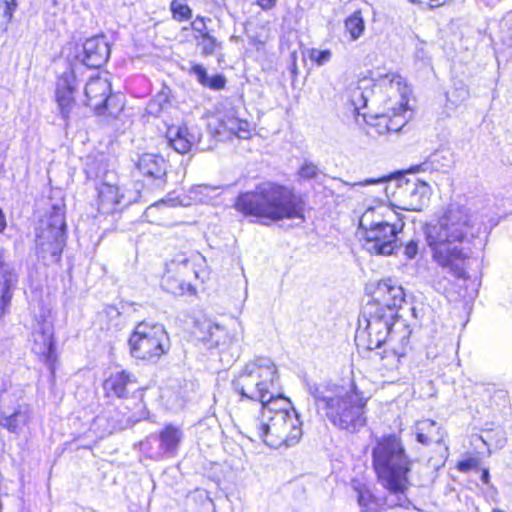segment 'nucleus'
<instances>
[{
  "instance_id": "c9c22d12",
  "label": "nucleus",
  "mask_w": 512,
  "mask_h": 512,
  "mask_svg": "<svg viewBox=\"0 0 512 512\" xmlns=\"http://www.w3.org/2000/svg\"><path fill=\"white\" fill-rule=\"evenodd\" d=\"M225 84V77L223 75L217 74L212 77H209L205 87H208L213 90H221L225 87Z\"/></svg>"
},
{
  "instance_id": "8fccbe9b",
  "label": "nucleus",
  "mask_w": 512,
  "mask_h": 512,
  "mask_svg": "<svg viewBox=\"0 0 512 512\" xmlns=\"http://www.w3.org/2000/svg\"><path fill=\"white\" fill-rule=\"evenodd\" d=\"M375 182H376L375 180H365L364 182L359 183V185H367V184H371V183H375Z\"/></svg>"
},
{
  "instance_id": "c03bdc74",
  "label": "nucleus",
  "mask_w": 512,
  "mask_h": 512,
  "mask_svg": "<svg viewBox=\"0 0 512 512\" xmlns=\"http://www.w3.org/2000/svg\"><path fill=\"white\" fill-rule=\"evenodd\" d=\"M415 56H416V58L421 59V60L426 59V53H425L423 44H420V46H418L416 48Z\"/></svg>"
},
{
  "instance_id": "393cba45",
  "label": "nucleus",
  "mask_w": 512,
  "mask_h": 512,
  "mask_svg": "<svg viewBox=\"0 0 512 512\" xmlns=\"http://www.w3.org/2000/svg\"><path fill=\"white\" fill-rule=\"evenodd\" d=\"M134 382V375L122 370L111 373L110 376L104 381L103 386L108 395L112 394L121 398L127 395V387Z\"/></svg>"
},
{
  "instance_id": "2eb2a0df",
  "label": "nucleus",
  "mask_w": 512,
  "mask_h": 512,
  "mask_svg": "<svg viewBox=\"0 0 512 512\" xmlns=\"http://www.w3.org/2000/svg\"><path fill=\"white\" fill-rule=\"evenodd\" d=\"M53 323L45 315H41V319H37L33 326L32 350L37 355L43 357L44 361L51 362L54 358L55 345L53 340Z\"/></svg>"
},
{
  "instance_id": "7c9ffc66",
  "label": "nucleus",
  "mask_w": 512,
  "mask_h": 512,
  "mask_svg": "<svg viewBox=\"0 0 512 512\" xmlns=\"http://www.w3.org/2000/svg\"><path fill=\"white\" fill-rule=\"evenodd\" d=\"M345 31L350 35L352 41L357 40L365 30V23L360 11H355L344 23Z\"/></svg>"
},
{
  "instance_id": "4c0bfd02",
  "label": "nucleus",
  "mask_w": 512,
  "mask_h": 512,
  "mask_svg": "<svg viewBox=\"0 0 512 512\" xmlns=\"http://www.w3.org/2000/svg\"><path fill=\"white\" fill-rule=\"evenodd\" d=\"M418 244V241L415 240H411L406 244L404 248V254L408 259H414L416 257L419 250Z\"/></svg>"
},
{
  "instance_id": "f257e3e1",
  "label": "nucleus",
  "mask_w": 512,
  "mask_h": 512,
  "mask_svg": "<svg viewBox=\"0 0 512 512\" xmlns=\"http://www.w3.org/2000/svg\"><path fill=\"white\" fill-rule=\"evenodd\" d=\"M372 465L387 494L377 497L369 487L360 483L355 485L353 488L357 503L362 508L361 512L407 507L410 503L407 491L413 484L409 477L413 462L406 454L401 439L395 434L376 438L372 448Z\"/></svg>"
},
{
  "instance_id": "72a5a7b5",
  "label": "nucleus",
  "mask_w": 512,
  "mask_h": 512,
  "mask_svg": "<svg viewBox=\"0 0 512 512\" xmlns=\"http://www.w3.org/2000/svg\"><path fill=\"white\" fill-rule=\"evenodd\" d=\"M331 52L330 50H318V49H312L310 52V59L317 63L319 66L324 65L325 63L329 62L331 59Z\"/></svg>"
},
{
  "instance_id": "e433bc0d",
  "label": "nucleus",
  "mask_w": 512,
  "mask_h": 512,
  "mask_svg": "<svg viewBox=\"0 0 512 512\" xmlns=\"http://www.w3.org/2000/svg\"><path fill=\"white\" fill-rule=\"evenodd\" d=\"M1 7L3 8V16L7 19V21H10L16 8V1L1 0Z\"/></svg>"
},
{
  "instance_id": "39448f33",
  "label": "nucleus",
  "mask_w": 512,
  "mask_h": 512,
  "mask_svg": "<svg viewBox=\"0 0 512 512\" xmlns=\"http://www.w3.org/2000/svg\"><path fill=\"white\" fill-rule=\"evenodd\" d=\"M260 417L244 416L247 430L267 446L278 449L297 444L302 437V423L290 400L282 395L255 410Z\"/></svg>"
},
{
  "instance_id": "ea45409f",
  "label": "nucleus",
  "mask_w": 512,
  "mask_h": 512,
  "mask_svg": "<svg viewBox=\"0 0 512 512\" xmlns=\"http://www.w3.org/2000/svg\"><path fill=\"white\" fill-rule=\"evenodd\" d=\"M352 104L355 108V110H358L359 109V102L362 101L363 102V105L365 106L366 105V99L363 95V92L361 91V89L359 87H357L356 89L353 90V94H352Z\"/></svg>"
},
{
  "instance_id": "6e6552de",
  "label": "nucleus",
  "mask_w": 512,
  "mask_h": 512,
  "mask_svg": "<svg viewBox=\"0 0 512 512\" xmlns=\"http://www.w3.org/2000/svg\"><path fill=\"white\" fill-rule=\"evenodd\" d=\"M128 345L133 358L154 363L169 351L170 339L162 324L142 321L133 329Z\"/></svg>"
},
{
  "instance_id": "1a4fd4ad",
  "label": "nucleus",
  "mask_w": 512,
  "mask_h": 512,
  "mask_svg": "<svg viewBox=\"0 0 512 512\" xmlns=\"http://www.w3.org/2000/svg\"><path fill=\"white\" fill-rule=\"evenodd\" d=\"M32 408L25 402L19 386L4 384L0 391V426L10 433L20 434L32 420Z\"/></svg>"
},
{
  "instance_id": "5701e85b",
  "label": "nucleus",
  "mask_w": 512,
  "mask_h": 512,
  "mask_svg": "<svg viewBox=\"0 0 512 512\" xmlns=\"http://www.w3.org/2000/svg\"><path fill=\"white\" fill-rule=\"evenodd\" d=\"M137 167L143 175L160 182L164 181L167 172V162L161 155L144 153L140 156Z\"/></svg>"
},
{
  "instance_id": "aec40b11",
  "label": "nucleus",
  "mask_w": 512,
  "mask_h": 512,
  "mask_svg": "<svg viewBox=\"0 0 512 512\" xmlns=\"http://www.w3.org/2000/svg\"><path fill=\"white\" fill-rule=\"evenodd\" d=\"M98 209L102 214H110L117 210L118 205L126 206L131 203V199H126L123 193H120L118 186L102 183L98 188Z\"/></svg>"
},
{
  "instance_id": "2f4dec72",
  "label": "nucleus",
  "mask_w": 512,
  "mask_h": 512,
  "mask_svg": "<svg viewBox=\"0 0 512 512\" xmlns=\"http://www.w3.org/2000/svg\"><path fill=\"white\" fill-rule=\"evenodd\" d=\"M195 38L197 40V45L201 48V53L204 56L213 55L216 49L220 46L216 38L209 33L198 35Z\"/></svg>"
},
{
  "instance_id": "dca6fc26",
  "label": "nucleus",
  "mask_w": 512,
  "mask_h": 512,
  "mask_svg": "<svg viewBox=\"0 0 512 512\" xmlns=\"http://www.w3.org/2000/svg\"><path fill=\"white\" fill-rule=\"evenodd\" d=\"M110 46L104 35L87 39L83 44L81 62L88 68L102 67L110 56Z\"/></svg>"
},
{
  "instance_id": "9b49d317",
  "label": "nucleus",
  "mask_w": 512,
  "mask_h": 512,
  "mask_svg": "<svg viewBox=\"0 0 512 512\" xmlns=\"http://www.w3.org/2000/svg\"><path fill=\"white\" fill-rule=\"evenodd\" d=\"M386 81L389 82L391 89H395L398 92L399 99L395 104L388 106L387 113L376 115L373 118L374 122H368L379 135L400 131L411 117L406 98L407 87L403 83L402 77L395 73H389L383 79V82Z\"/></svg>"
},
{
  "instance_id": "412c9836",
  "label": "nucleus",
  "mask_w": 512,
  "mask_h": 512,
  "mask_svg": "<svg viewBox=\"0 0 512 512\" xmlns=\"http://www.w3.org/2000/svg\"><path fill=\"white\" fill-rule=\"evenodd\" d=\"M399 193L407 210L418 211L429 199L430 187L425 182H407Z\"/></svg>"
},
{
  "instance_id": "bb28decb",
  "label": "nucleus",
  "mask_w": 512,
  "mask_h": 512,
  "mask_svg": "<svg viewBox=\"0 0 512 512\" xmlns=\"http://www.w3.org/2000/svg\"><path fill=\"white\" fill-rule=\"evenodd\" d=\"M417 440L424 445L441 443L445 433L437 422L426 419L417 423Z\"/></svg>"
},
{
  "instance_id": "a18cd8bd",
  "label": "nucleus",
  "mask_w": 512,
  "mask_h": 512,
  "mask_svg": "<svg viewBox=\"0 0 512 512\" xmlns=\"http://www.w3.org/2000/svg\"><path fill=\"white\" fill-rule=\"evenodd\" d=\"M198 189L200 193H205L208 195L210 191H215L216 187H212L209 185H199Z\"/></svg>"
},
{
  "instance_id": "a878e982",
  "label": "nucleus",
  "mask_w": 512,
  "mask_h": 512,
  "mask_svg": "<svg viewBox=\"0 0 512 512\" xmlns=\"http://www.w3.org/2000/svg\"><path fill=\"white\" fill-rule=\"evenodd\" d=\"M224 328L210 319L198 320L195 322L193 334L202 342H209L211 345H218Z\"/></svg>"
},
{
  "instance_id": "20e7f679",
  "label": "nucleus",
  "mask_w": 512,
  "mask_h": 512,
  "mask_svg": "<svg viewBox=\"0 0 512 512\" xmlns=\"http://www.w3.org/2000/svg\"><path fill=\"white\" fill-rule=\"evenodd\" d=\"M317 409L337 428L358 432L367 423V403L370 399L355 383L349 387L337 384L309 386Z\"/></svg>"
},
{
  "instance_id": "ddd939ff",
  "label": "nucleus",
  "mask_w": 512,
  "mask_h": 512,
  "mask_svg": "<svg viewBox=\"0 0 512 512\" xmlns=\"http://www.w3.org/2000/svg\"><path fill=\"white\" fill-rule=\"evenodd\" d=\"M84 94V104L91 107L97 114L101 115L106 110L113 114L109 103L111 84L107 78L100 76L90 78L85 85Z\"/></svg>"
},
{
  "instance_id": "0eeeda50",
  "label": "nucleus",
  "mask_w": 512,
  "mask_h": 512,
  "mask_svg": "<svg viewBox=\"0 0 512 512\" xmlns=\"http://www.w3.org/2000/svg\"><path fill=\"white\" fill-rule=\"evenodd\" d=\"M399 326L406 334L405 325L397 321V311L382 307L376 302H368L359 319L355 340L358 345L369 350L379 348L384 343L392 344L397 340L396 327ZM405 339V335L400 338L401 342Z\"/></svg>"
},
{
  "instance_id": "423d86ee",
  "label": "nucleus",
  "mask_w": 512,
  "mask_h": 512,
  "mask_svg": "<svg viewBox=\"0 0 512 512\" xmlns=\"http://www.w3.org/2000/svg\"><path fill=\"white\" fill-rule=\"evenodd\" d=\"M279 374L268 357H255L248 361L234 376L233 388L242 398L252 400L256 410L281 394L278 391Z\"/></svg>"
},
{
  "instance_id": "4be33fe9",
  "label": "nucleus",
  "mask_w": 512,
  "mask_h": 512,
  "mask_svg": "<svg viewBox=\"0 0 512 512\" xmlns=\"http://www.w3.org/2000/svg\"><path fill=\"white\" fill-rule=\"evenodd\" d=\"M220 127L240 139H248L251 136L250 123L241 118L235 107L230 106L221 113Z\"/></svg>"
},
{
  "instance_id": "c756f323",
  "label": "nucleus",
  "mask_w": 512,
  "mask_h": 512,
  "mask_svg": "<svg viewBox=\"0 0 512 512\" xmlns=\"http://www.w3.org/2000/svg\"><path fill=\"white\" fill-rule=\"evenodd\" d=\"M387 223L388 222L382 219V215L378 213L375 208H369L360 218L359 230L362 235L364 232H369L370 229L378 228V226Z\"/></svg>"
},
{
  "instance_id": "de8ad7c7",
  "label": "nucleus",
  "mask_w": 512,
  "mask_h": 512,
  "mask_svg": "<svg viewBox=\"0 0 512 512\" xmlns=\"http://www.w3.org/2000/svg\"><path fill=\"white\" fill-rule=\"evenodd\" d=\"M163 205H164V203H163V202H161V203H157V204H155V205H153V206H150V207L147 209V212H146V213L148 214V213H150L152 210H154V209L158 208L159 206H163Z\"/></svg>"
},
{
  "instance_id": "79ce46f5",
  "label": "nucleus",
  "mask_w": 512,
  "mask_h": 512,
  "mask_svg": "<svg viewBox=\"0 0 512 512\" xmlns=\"http://www.w3.org/2000/svg\"><path fill=\"white\" fill-rule=\"evenodd\" d=\"M277 0H258L257 5L263 10H270L276 5Z\"/></svg>"
},
{
  "instance_id": "a19ab883",
  "label": "nucleus",
  "mask_w": 512,
  "mask_h": 512,
  "mask_svg": "<svg viewBox=\"0 0 512 512\" xmlns=\"http://www.w3.org/2000/svg\"><path fill=\"white\" fill-rule=\"evenodd\" d=\"M172 10H173L174 14L179 15V16H180V18H185V19H187V18H189V17H190V15H191V10H190V8H189L188 6H186V5H179L178 7H174V6L172 5Z\"/></svg>"
},
{
  "instance_id": "f8f14e48",
  "label": "nucleus",
  "mask_w": 512,
  "mask_h": 512,
  "mask_svg": "<svg viewBox=\"0 0 512 512\" xmlns=\"http://www.w3.org/2000/svg\"><path fill=\"white\" fill-rule=\"evenodd\" d=\"M403 227V221L398 219L394 223L382 224L378 228L364 232L362 237L364 238L365 249L376 255L392 254L396 247L397 235Z\"/></svg>"
},
{
  "instance_id": "7ed1b4c3",
  "label": "nucleus",
  "mask_w": 512,
  "mask_h": 512,
  "mask_svg": "<svg viewBox=\"0 0 512 512\" xmlns=\"http://www.w3.org/2000/svg\"><path fill=\"white\" fill-rule=\"evenodd\" d=\"M305 202L293 188L276 182L259 183L254 190L241 193L235 208L245 216H254L267 224L281 220L304 221Z\"/></svg>"
},
{
  "instance_id": "473e14b6",
  "label": "nucleus",
  "mask_w": 512,
  "mask_h": 512,
  "mask_svg": "<svg viewBox=\"0 0 512 512\" xmlns=\"http://www.w3.org/2000/svg\"><path fill=\"white\" fill-rule=\"evenodd\" d=\"M299 176L304 180L314 179L319 174L318 167L310 162H305L299 169Z\"/></svg>"
},
{
  "instance_id": "37998d69",
  "label": "nucleus",
  "mask_w": 512,
  "mask_h": 512,
  "mask_svg": "<svg viewBox=\"0 0 512 512\" xmlns=\"http://www.w3.org/2000/svg\"><path fill=\"white\" fill-rule=\"evenodd\" d=\"M411 1L416 2V3L428 4L431 7H437V6L444 4L447 0H411Z\"/></svg>"
},
{
  "instance_id": "a211bd4d",
  "label": "nucleus",
  "mask_w": 512,
  "mask_h": 512,
  "mask_svg": "<svg viewBox=\"0 0 512 512\" xmlns=\"http://www.w3.org/2000/svg\"><path fill=\"white\" fill-rule=\"evenodd\" d=\"M183 431L180 427L173 424H167L157 436H151L159 442L156 456L162 458L164 456L173 457L176 455L183 439Z\"/></svg>"
},
{
  "instance_id": "58836bf2",
  "label": "nucleus",
  "mask_w": 512,
  "mask_h": 512,
  "mask_svg": "<svg viewBox=\"0 0 512 512\" xmlns=\"http://www.w3.org/2000/svg\"><path fill=\"white\" fill-rule=\"evenodd\" d=\"M192 29L199 33V35L208 34L205 19L203 17H197L192 22Z\"/></svg>"
},
{
  "instance_id": "603ef678",
  "label": "nucleus",
  "mask_w": 512,
  "mask_h": 512,
  "mask_svg": "<svg viewBox=\"0 0 512 512\" xmlns=\"http://www.w3.org/2000/svg\"><path fill=\"white\" fill-rule=\"evenodd\" d=\"M421 169V166H417L415 168H413L414 171H419Z\"/></svg>"
},
{
  "instance_id": "09e8293b",
  "label": "nucleus",
  "mask_w": 512,
  "mask_h": 512,
  "mask_svg": "<svg viewBox=\"0 0 512 512\" xmlns=\"http://www.w3.org/2000/svg\"><path fill=\"white\" fill-rule=\"evenodd\" d=\"M107 313H115V314H117V315L119 314V312L117 311V309H116V308H114V307H108V308H107Z\"/></svg>"
},
{
  "instance_id": "49530a36",
  "label": "nucleus",
  "mask_w": 512,
  "mask_h": 512,
  "mask_svg": "<svg viewBox=\"0 0 512 512\" xmlns=\"http://www.w3.org/2000/svg\"><path fill=\"white\" fill-rule=\"evenodd\" d=\"M5 228H6L5 215L2 211V209L0 208V233L3 232Z\"/></svg>"
},
{
  "instance_id": "6ab92c4d",
  "label": "nucleus",
  "mask_w": 512,
  "mask_h": 512,
  "mask_svg": "<svg viewBox=\"0 0 512 512\" xmlns=\"http://www.w3.org/2000/svg\"><path fill=\"white\" fill-rule=\"evenodd\" d=\"M18 276L6 262L4 251L0 249V316H3L12 299V290L16 287Z\"/></svg>"
},
{
  "instance_id": "4468645a",
  "label": "nucleus",
  "mask_w": 512,
  "mask_h": 512,
  "mask_svg": "<svg viewBox=\"0 0 512 512\" xmlns=\"http://www.w3.org/2000/svg\"><path fill=\"white\" fill-rule=\"evenodd\" d=\"M76 87V76L73 69L65 71L57 81L56 102L64 120L77 115L78 108L73 94Z\"/></svg>"
},
{
  "instance_id": "9d476101",
  "label": "nucleus",
  "mask_w": 512,
  "mask_h": 512,
  "mask_svg": "<svg viewBox=\"0 0 512 512\" xmlns=\"http://www.w3.org/2000/svg\"><path fill=\"white\" fill-rule=\"evenodd\" d=\"M65 217L59 206H53L52 211L44 216L36 228V246L42 258L48 255L59 260L65 246Z\"/></svg>"
},
{
  "instance_id": "c85d7f7f",
  "label": "nucleus",
  "mask_w": 512,
  "mask_h": 512,
  "mask_svg": "<svg viewBox=\"0 0 512 512\" xmlns=\"http://www.w3.org/2000/svg\"><path fill=\"white\" fill-rule=\"evenodd\" d=\"M165 268H167L169 272H174L177 276L184 277L189 280L196 275L194 265L186 253L176 254L166 263Z\"/></svg>"
},
{
  "instance_id": "f3484780",
  "label": "nucleus",
  "mask_w": 512,
  "mask_h": 512,
  "mask_svg": "<svg viewBox=\"0 0 512 512\" xmlns=\"http://www.w3.org/2000/svg\"><path fill=\"white\" fill-rule=\"evenodd\" d=\"M376 299L372 302L380 306L396 311L405 301V293L402 286L392 279H385L378 283L375 290Z\"/></svg>"
},
{
  "instance_id": "f03ea898",
  "label": "nucleus",
  "mask_w": 512,
  "mask_h": 512,
  "mask_svg": "<svg viewBox=\"0 0 512 512\" xmlns=\"http://www.w3.org/2000/svg\"><path fill=\"white\" fill-rule=\"evenodd\" d=\"M480 233L478 216L465 206L451 203L435 223L425 226L432 259L457 278L465 276L466 254L460 244Z\"/></svg>"
},
{
  "instance_id": "cd10ccee",
  "label": "nucleus",
  "mask_w": 512,
  "mask_h": 512,
  "mask_svg": "<svg viewBox=\"0 0 512 512\" xmlns=\"http://www.w3.org/2000/svg\"><path fill=\"white\" fill-rule=\"evenodd\" d=\"M161 285L164 290L176 296L193 291L189 279L179 277L174 272H169L167 268L162 276Z\"/></svg>"
},
{
  "instance_id": "b1692460",
  "label": "nucleus",
  "mask_w": 512,
  "mask_h": 512,
  "mask_svg": "<svg viewBox=\"0 0 512 512\" xmlns=\"http://www.w3.org/2000/svg\"><path fill=\"white\" fill-rule=\"evenodd\" d=\"M166 138L170 146L180 154L189 152L196 140L195 135L186 126L169 127Z\"/></svg>"
},
{
  "instance_id": "f704fd0d",
  "label": "nucleus",
  "mask_w": 512,
  "mask_h": 512,
  "mask_svg": "<svg viewBox=\"0 0 512 512\" xmlns=\"http://www.w3.org/2000/svg\"><path fill=\"white\" fill-rule=\"evenodd\" d=\"M190 73L193 74L197 78L198 82L202 86H204V87L206 86L209 76L207 74L206 69L202 65H200V64L193 65L190 69Z\"/></svg>"
},
{
  "instance_id": "3c124183",
  "label": "nucleus",
  "mask_w": 512,
  "mask_h": 512,
  "mask_svg": "<svg viewBox=\"0 0 512 512\" xmlns=\"http://www.w3.org/2000/svg\"><path fill=\"white\" fill-rule=\"evenodd\" d=\"M487 478H488V472H484V474H483V479L486 481V480H487Z\"/></svg>"
}]
</instances>
